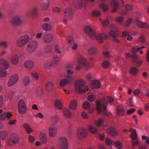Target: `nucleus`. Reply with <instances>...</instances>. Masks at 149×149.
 Returning <instances> with one entry per match:
<instances>
[{"instance_id": "7", "label": "nucleus", "mask_w": 149, "mask_h": 149, "mask_svg": "<svg viewBox=\"0 0 149 149\" xmlns=\"http://www.w3.org/2000/svg\"><path fill=\"white\" fill-rule=\"evenodd\" d=\"M130 132L131 133V134L130 135L132 139L135 140L132 142V149H134V147L135 146H137L139 142L138 139L137 135L135 130L131 128L130 129Z\"/></svg>"}, {"instance_id": "11", "label": "nucleus", "mask_w": 149, "mask_h": 149, "mask_svg": "<svg viewBox=\"0 0 149 149\" xmlns=\"http://www.w3.org/2000/svg\"><path fill=\"white\" fill-rule=\"evenodd\" d=\"M58 143L61 149H68V141L67 139L65 137H60L59 139Z\"/></svg>"}, {"instance_id": "6", "label": "nucleus", "mask_w": 149, "mask_h": 149, "mask_svg": "<svg viewBox=\"0 0 149 149\" xmlns=\"http://www.w3.org/2000/svg\"><path fill=\"white\" fill-rule=\"evenodd\" d=\"M37 42L35 40L29 41L27 45V50L29 53H32L37 49L38 47Z\"/></svg>"}, {"instance_id": "53", "label": "nucleus", "mask_w": 149, "mask_h": 149, "mask_svg": "<svg viewBox=\"0 0 149 149\" xmlns=\"http://www.w3.org/2000/svg\"><path fill=\"white\" fill-rule=\"evenodd\" d=\"M114 145L116 148L118 149H120L122 148V144L121 142L119 141L115 142Z\"/></svg>"}, {"instance_id": "35", "label": "nucleus", "mask_w": 149, "mask_h": 149, "mask_svg": "<svg viewBox=\"0 0 149 149\" xmlns=\"http://www.w3.org/2000/svg\"><path fill=\"white\" fill-rule=\"evenodd\" d=\"M23 127L25 129L26 132L28 134H30L32 132V129L28 124L26 123L24 124L23 125Z\"/></svg>"}, {"instance_id": "20", "label": "nucleus", "mask_w": 149, "mask_h": 149, "mask_svg": "<svg viewBox=\"0 0 149 149\" xmlns=\"http://www.w3.org/2000/svg\"><path fill=\"white\" fill-rule=\"evenodd\" d=\"M18 61L19 57L16 54L13 55L10 59V62L14 65H16L18 62Z\"/></svg>"}, {"instance_id": "22", "label": "nucleus", "mask_w": 149, "mask_h": 149, "mask_svg": "<svg viewBox=\"0 0 149 149\" xmlns=\"http://www.w3.org/2000/svg\"><path fill=\"white\" fill-rule=\"evenodd\" d=\"M136 22L137 26L140 28H148V25L145 23H143L139 21L138 20H136Z\"/></svg>"}, {"instance_id": "63", "label": "nucleus", "mask_w": 149, "mask_h": 149, "mask_svg": "<svg viewBox=\"0 0 149 149\" xmlns=\"http://www.w3.org/2000/svg\"><path fill=\"white\" fill-rule=\"evenodd\" d=\"M123 19V18L122 17H120L116 18V21L119 24H121L122 23Z\"/></svg>"}, {"instance_id": "3", "label": "nucleus", "mask_w": 149, "mask_h": 149, "mask_svg": "<svg viewBox=\"0 0 149 149\" xmlns=\"http://www.w3.org/2000/svg\"><path fill=\"white\" fill-rule=\"evenodd\" d=\"M76 91L77 92L84 93L88 90V87L85 85L84 81L81 79L77 81L75 83Z\"/></svg>"}, {"instance_id": "58", "label": "nucleus", "mask_w": 149, "mask_h": 149, "mask_svg": "<svg viewBox=\"0 0 149 149\" xmlns=\"http://www.w3.org/2000/svg\"><path fill=\"white\" fill-rule=\"evenodd\" d=\"M103 55L106 57L108 58L109 59L112 58V57L109 55V52L108 51H104L103 52Z\"/></svg>"}, {"instance_id": "50", "label": "nucleus", "mask_w": 149, "mask_h": 149, "mask_svg": "<svg viewBox=\"0 0 149 149\" xmlns=\"http://www.w3.org/2000/svg\"><path fill=\"white\" fill-rule=\"evenodd\" d=\"M75 1V5H77V8H80L82 6V0H74Z\"/></svg>"}, {"instance_id": "57", "label": "nucleus", "mask_w": 149, "mask_h": 149, "mask_svg": "<svg viewBox=\"0 0 149 149\" xmlns=\"http://www.w3.org/2000/svg\"><path fill=\"white\" fill-rule=\"evenodd\" d=\"M59 60V58L57 56H55L54 57L53 59V64H54V65H56L57 64Z\"/></svg>"}, {"instance_id": "60", "label": "nucleus", "mask_w": 149, "mask_h": 149, "mask_svg": "<svg viewBox=\"0 0 149 149\" xmlns=\"http://www.w3.org/2000/svg\"><path fill=\"white\" fill-rule=\"evenodd\" d=\"M90 106V103L87 102H85L83 104V108L86 109H88Z\"/></svg>"}, {"instance_id": "14", "label": "nucleus", "mask_w": 149, "mask_h": 149, "mask_svg": "<svg viewBox=\"0 0 149 149\" xmlns=\"http://www.w3.org/2000/svg\"><path fill=\"white\" fill-rule=\"evenodd\" d=\"M49 134L50 137H55L56 134L57 129L54 126V124H51L49 128Z\"/></svg>"}, {"instance_id": "51", "label": "nucleus", "mask_w": 149, "mask_h": 149, "mask_svg": "<svg viewBox=\"0 0 149 149\" xmlns=\"http://www.w3.org/2000/svg\"><path fill=\"white\" fill-rule=\"evenodd\" d=\"M110 65V63L108 61H103L102 63V66L104 68H108Z\"/></svg>"}, {"instance_id": "41", "label": "nucleus", "mask_w": 149, "mask_h": 149, "mask_svg": "<svg viewBox=\"0 0 149 149\" xmlns=\"http://www.w3.org/2000/svg\"><path fill=\"white\" fill-rule=\"evenodd\" d=\"M138 72L137 69L134 66H132L130 68V72L133 75H136Z\"/></svg>"}, {"instance_id": "59", "label": "nucleus", "mask_w": 149, "mask_h": 149, "mask_svg": "<svg viewBox=\"0 0 149 149\" xmlns=\"http://www.w3.org/2000/svg\"><path fill=\"white\" fill-rule=\"evenodd\" d=\"M33 17H36L37 15V9L36 8H33L31 10Z\"/></svg>"}, {"instance_id": "25", "label": "nucleus", "mask_w": 149, "mask_h": 149, "mask_svg": "<svg viewBox=\"0 0 149 149\" xmlns=\"http://www.w3.org/2000/svg\"><path fill=\"white\" fill-rule=\"evenodd\" d=\"M0 65H3L5 69H7L9 66L8 62L3 59H0Z\"/></svg>"}, {"instance_id": "18", "label": "nucleus", "mask_w": 149, "mask_h": 149, "mask_svg": "<svg viewBox=\"0 0 149 149\" xmlns=\"http://www.w3.org/2000/svg\"><path fill=\"white\" fill-rule=\"evenodd\" d=\"M68 74L65 76V77L69 80H72L74 79L73 77V71L70 69L66 70Z\"/></svg>"}, {"instance_id": "23", "label": "nucleus", "mask_w": 149, "mask_h": 149, "mask_svg": "<svg viewBox=\"0 0 149 149\" xmlns=\"http://www.w3.org/2000/svg\"><path fill=\"white\" fill-rule=\"evenodd\" d=\"M63 113L64 116L67 118H70L71 116V113L70 110L67 109H63Z\"/></svg>"}, {"instance_id": "47", "label": "nucleus", "mask_w": 149, "mask_h": 149, "mask_svg": "<svg viewBox=\"0 0 149 149\" xmlns=\"http://www.w3.org/2000/svg\"><path fill=\"white\" fill-rule=\"evenodd\" d=\"M53 63L52 62H46L43 64L44 67L46 69L49 68L52 66Z\"/></svg>"}, {"instance_id": "40", "label": "nucleus", "mask_w": 149, "mask_h": 149, "mask_svg": "<svg viewBox=\"0 0 149 149\" xmlns=\"http://www.w3.org/2000/svg\"><path fill=\"white\" fill-rule=\"evenodd\" d=\"M8 134V132L6 131H2L0 132V139H4Z\"/></svg>"}, {"instance_id": "19", "label": "nucleus", "mask_w": 149, "mask_h": 149, "mask_svg": "<svg viewBox=\"0 0 149 149\" xmlns=\"http://www.w3.org/2000/svg\"><path fill=\"white\" fill-rule=\"evenodd\" d=\"M53 37L52 35L50 34H47L42 37L43 40L45 42H49L52 41Z\"/></svg>"}, {"instance_id": "28", "label": "nucleus", "mask_w": 149, "mask_h": 149, "mask_svg": "<svg viewBox=\"0 0 149 149\" xmlns=\"http://www.w3.org/2000/svg\"><path fill=\"white\" fill-rule=\"evenodd\" d=\"M87 128L89 131L93 134H95L97 132V129L91 125H88L87 126Z\"/></svg>"}, {"instance_id": "64", "label": "nucleus", "mask_w": 149, "mask_h": 149, "mask_svg": "<svg viewBox=\"0 0 149 149\" xmlns=\"http://www.w3.org/2000/svg\"><path fill=\"white\" fill-rule=\"evenodd\" d=\"M132 22V19L130 18L129 19L126 23L125 26L126 27H128L130 25Z\"/></svg>"}, {"instance_id": "17", "label": "nucleus", "mask_w": 149, "mask_h": 149, "mask_svg": "<svg viewBox=\"0 0 149 149\" xmlns=\"http://www.w3.org/2000/svg\"><path fill=\"white\" fill-rule=\"evenodd\" d=\"M111 5L113 8V10H111V12L114 13L117 11L118 9L119 8V4L115 0H113L111 3Z\"/></svg>"}, {"instance_id": "46", "label": "nucleus", "mask_w": 149, "mask_h": 149, "mask_svg": "<svg viewBox=\"0 0 149 149\" xmlns=\"http://www.w3.org/2000/svg\"><path fill=\"white\" fill-rule=\"evenodd\" d=\"M31 74L32 77L34 78L36 81L38 80L39 78V75L38 73L35 72H31Z\"/></svg>"}, {"instance_id": "21", "label": "nucleus", "mask_w": 149, "mask_h": 149, "mask_svg": "<svg viewBox=\"0 0 149 149\" xmlns=\"http://www.w3.org/2000/svg\"><path fill=\"white\" fill-rule=\"evenodd\" d=\"M78 62L80 65H83L85 66H87L89 65L85 58L83 57L80 58L78 60Z\"/></svg>"}, {"instance_id": "15", "label": "nucleus", "mask_w": 149, "mask_h": 149, "mask_svg": "<svg viewBox=\"0 0 149 149\" xmlns=\"http://www.w3.org/2000/svg\"><path fill=\"white\" fill-rule=\"evenodd\" d=\"M18 77L17 74H14L9 79L8 85L11 86L16 84L17 81Z\"/></svg>"}, {"instance_id": "10", "label": "nucleus", "mask_w": 149, "mask_h": 149, "mask_svg": "<svg viewBox=\"0 0 149 149\" xmlns=\"http://www.w3.org/2000/svg\"><path fill=\"white\" fill-rule=\"evenodd\" d=\"M88 133L87 130L84 128H80L78 129L77 134L79 139L84 138L87 137Z\"/></svg>"}, {"instance_id": "45", "label": "nucleus", "mask_w": 149, "mask_h": 149, "mask_svg": "<svg viewBox=\"0 0 149 149\" xmlns=\"http://www.w3.org/2000/svg\"><path fill=\"white\" fill-rule=\"evenodd\" d=\"M104 120L102 118H100L98 120L95 121V123L96 126L97 127L100 126L102 125Z\"/></svg>"}, {"instance_id": "26", "label": "nucleus", "mask_w": 149, "mask_h": 149, "mask_svg": "<svg viewBox=\"0 0 149 149\" xmlns=\"http://www.w3.org/2000/svg\"><path fill=\"white\" fill-rule=\"evenodd\" d=\"M0 47L4 49H8L9 47L8 42L4 40L0 41Z\"/></svg>"}, {"instance_id": "43", "label": "nucleus", "mask_w": 149, "mask_h": 149, "mask_svg": "<svg viewBox=\"0 0 149 149\" xmlns=\"http://www.w3.org/2000/svg\"><path fill=\"white\" fill-rule=\"evenodd\" d=\"M6 70L4 68L0 67V77H4L6 75Z\"/></svg>"}, {"instance_id": "27", "label": "nucleus", "mask_w": 149, "mask_h": 149, "mask_svg": "<svg viewBox=\"0 0 149 149\" xmlns=\"http://www.w3.org/2000/svg\"><path fill=\"white\" fill-rule=\"evenodd\" d=\"M100 82L98 80H94L92 82L91 86L93 88H99L100 87Z\"/></svg>"}, {"instance_id": "5", "label": "nucleus", "mask_w": 149, "mask_h": 149, "mask_svg": "<svg viewBox=\"0 0 149 149\" xmlns=\"http://www.w3.org/2000/svg\"><path fill=\"white\" fill-rule=\"evenodd\" d=\"M29 40V37L28 35H24L22 36L17 40V45L19 47H22L28 42Z\"/></svg>"}, {"instance_id": "62", "label": "nucleus", "mask_w": 149, "mask_h": 149, "mask_svg": "<svg viewBox=\"0 0 149 149\" xmlns=\"http://www.w3.org/2000/svg\"><path fill=\"white\" fill-rule=\"evenodd\" d=\"M35 139L34 137L32 136L31 135H29L28 136V140L30 143H33L34 140Z\"/></svg>"}, {"instance_id": "33", "label": "nucleus", "mask_w": 149, "mask_h": 149, "mask_svg": "<svg viewBox=\"0 0 149 149\" xmlns=\"http://www.w3.org/2000/svg\"><path fill=\"white\" fill-rule=\"evenodd\" d=\"M65 79H63L60 81V85L61 86H63L67 84H68L70 81H72L71 80L66 79L65 77Z\"/></svg>"}, {"instance_id": "55", "label": "nucleus", "mask_w": 149, "mask_h": 149, "mask_svg": "<svg viewBox=\"0 0 149 149\" xmlns=\"http://www.w3.org/2000/svg\"><path fill=\"white\" fill-rule=\"evenodd\" d=\"M44 89L42 88H40L37 90V93L38 96H40L42 95Z\"/></svg>"}, {"instance_id": "32", "label": "nucleus", "mask_w": 149, "mask_h": 149, "mask_svg": "<svg viewBox=\"0 0 149 149\" xmlns=\"http://www.w3.org/2000/svg\"><path fill=\"white\" fill-rule=\"evenodd\" d=\"M24 66L29 68H31L33 66V61L30 60L26 61L24 63Z\"/></svg>"}, {"instance_id": "24", "label": "nucleus", "mask_w": 149, "mask_h": 149, "mask_svg": "<svg viewBox=\"0 0 149 149\" xmlns=\"http://www.w3.org/2000/svg\"><path fill=\"white\" fill-rule=\"evenodd\" d=\"M54 86V84L51 81L48 82L46 84V88L48 91H51L53 89Z\"/></svg>"}, {"instance_id": "61", "label": "nucleus", "mask_w": 149, "mask_h": 149, "mask_svg": "<svg viewBox=\"0 0 149 149\" xmlns=\"http://www.w3.org/2000/svg\"><path fill=\"white\" fill-rule=\"evenodd\" d=\"M95 99V96L93 95H91L88 97V100L91 102H93Z\"/></svg>"}, {"instance_id": "48", "label": "nucleus", "mask_w": 149, "mask_h": 149, "mask_svg": "<svg viewBox=\"0 0 149 149\" xmlns=\"http://www.w3.org/2000/svg\"><path fill=\"white\" fill-rule=\"evenodd\" d=\"M30 82V78L29 76L25 77L23 79V82L25 86L27 85Z\"/></svg>"}, {"instance_id": "8", "label": "nucleus", "mask_w": 149, "mask_h": 149, "mask_svg": "<svg viewBox=\"0 0 149 149\" xmlns=\"http://www.w3.org/2000/svg\"><path fill=\"white\" fill-rule=\"evenodd\" d=\"M73 11L70 8H66L64 10V16L65 19H63V21L66 23L67 20H71L72 17Z\"/></svg>"}, {"instance_id": "34", "label": "nucleus", "mask_w": 149, "mask_h": 149, "mask_svg": "<svg viewBox=\"0 0 149 149\" xmlns=\"http://www.w3.org/2000/svg\"><path fill=\"white\" fill-rule=\"evenodd\" d=\"M117 113L119 116L123 115L124 112L122 107L118 106L116 108Z\"/></svg>"}, {"instance_id": "56", "label": "nucleus", "mask_w": 149, "mask_h": 149, "mask_svg": "<svg viewBox=\"0 0 149 149\" xmlns=\"http://www.w3.org/2000/svg\"><path fill=\"white\" fill-rule=\"evenodd\" d=\"M52 121L55 123L58 122L59 118L58 117L56 116H54L51 117Z\"/></svg>"}, {"instance_id": "13", "label": "nucleus", "mask_w": 149, "mask_h": 149, "mask_svg": "<svg viewBox=\"0 0 149 149\" xmlns=\"http://www.w3.org/2000/svg\"><path fill=\"white\" fill-rule=\"evenodd\" d=\"M22 21L20 17L18 16H16L13 18L10 21L11 24L15 26H17L21 25Z\"/></svg>"}, {"instance_id": "49", "label": "nucleus", "mask_w": 149, "mask_h": 149, "mask_svg": "<svg viewBox=\"0 0 149 149\" xmlns=\"http://www.w3.org/2000/svg\"><path fill=\"white\" fill-rule=\"evenodd\" d=\"M100 15L101 13L100 12L97 10H94L92 13V15L93 17H98Z\"/></svg>"}, {"instance_id": "9", "label": "nucleus", "mask_w": 149, "mask_h": 149, "mask_svg": "<svg viewBox=\"0 0 149 149\" xmlns=\"http://www.w3.org/2000/svg\"><path fill=\"white\" fill-rule=\"evenodd\" d=\"M109 35L110 36L113 38V40L116 42L118 43L119 42V40L117 38L119 36V35L116 26H113V28L110 31Z\"/></svg>"}, {"instance_id": "29", "label": "nucleus", "mask_w": 149, "mask_h": 149, "mask_svg": "<svg viewBox=\"0 0 149 149\" xmlns=\"http://www.w3.org/2000/svg\"><path fill=\"white\" fill-rule=\"evenodd\" d=\"M42 28L45 31H49L52 29L50 24L47 23H45L42 24Z\"/></svg>"}, {"instance_id": "16", "label": "nucleus", "mask_w": 149, "mask_h": 149, "mask_svg": "<svg viewBox=\"0 0 149 149\" xmlns=\"http://www.w3.org/2000/svg\"><path fill=\"white\" fill-rule=\"evenodd\" d=\"M107 133L110 135L115 136L118 134V133L114 128L110 127L107 130Z\"/></svg>"}, {"instance_id": "39", "label": "nucleus", "mask_w": 149, "mask_h": 149, "mask_svg": "<svg viewBox=\"0 0 149 149\" xmlns=\"http://www.w3.org/2000/svg\"><path fill=\"white\" fill-rule=\"evenodd\" d=\"M99 7L101 8L104 12H106L108 9V6L102 2L99 4Z\"/></svg>"}, {"instance_id": "52", "label": "nucleus", "mask_w": 149, "mask_h": 149, "mask_svg": "<svg viewBox=\"0 0 149 149\" xmlns=\"http://www.w3.org/2000/svg\"><path fill=\"white\" fill-rule=\"evenodd\" d=\"M26 105L25 103L23 100L22 99H21L18 102L17 107H26Z\"/></svg>"}, {"instance_id": "12", "label": "nucleus", "mask_w": 149, "mask_h": 149, "mask_svg": "<svg viewBox=\"0 0 149 149\" xmlns=\"http://www.w3.org/2000/svg\"><path fill=\"white\" fill-rule=\"evenodd\" d=\"M133 62L137 67H139L142 65L143 61L139 59V56L136 54H132L130 56Z\"/></svg>"}, {"instance_id": "37", "label": "nucleus", "mask_w": 149, "mask_h": 149, "mask_svg": "<svg viewBox=\"0 0 149 149\" xmlns=\"http://www.w3.org/2000/svg\"><path fill=\"white\" fill-rule=\"evenodd\" d=\"M122 35L123 36L127 37V39L128 41H131L132 40V37L129 34L127 31H123L122 33Z\"/></svg>"}, {"instance_id": "36", "label": "nucleus", "mask_w": 149, "mask_h": 149, "mask_svg": "<svg viewBox=\"0 0 149 149\" xmlns=\"http://www.w3.org/2000/svg\"><path fill=\"white\" fill-rule=\"evenodd\" d=\"M19 113L22 114L26 113L27 111V109L26 106L17 107Z\"/></svg>"}, {"instance_id": "4", "label": "nucleus", "mask_w": 149, "mask_h": 149, "mask_svg": "<svg viewBox=\"0 0 149 149\" xmlns=\"http://www.w3.org/2000/svg\"><path fill=\"white\" fill-rule=\"evenodd\" d=\"M19 139L18 135L15 133H12L10 135L7 141V144L11 147L17 144L19 142Z\"/></svg>"}, {"instance_id": "38", "label": "nucleus", "mask_w": 149, "mask_h": 149, "mask_svg": "<svg viewBox=\"0 0 149 149\" xmlns=\"http://www.w3.org/2000/svg\"><path fill=\"white\" fill-rule=\"evenodd\" d=\"M50 3V1L49 0H47L46 2H43L41 5V7L44 10H47L49 6Z\"/></svg>"}, {"instance_id": "44", "label": "nucleus", "mask_w": 149, "mask_h": 149, "mask_svg": "<svg viewBox=\"0 0 149 149\" xmlns=\"http://www.w3.org/2000/svg\"><path fill=\"white\" fill-rule=\"evenodd\" d=\"M97 51V49L95 47H92L89 48L88 50L89 54L91 55L95 54Z\"/></svg>"}, {"instance_id": "30", "label": "nucleus", "mask_w": 149, "mask_h": 149, "mask_svg": "<svg viewBox=\"0 0 149 149\" xmlns=\"http://www.w3.org/2000/svg\"><path fill=\"white\" fill-rule=\"evenodd\" d=\"M54 105L58 109L61 110L63 108L61 102L58 100H56L54 101Z\"/></svg>"}, {"instance_id": "1", "label": "nucleus", "mask_w": 149, "mask_h": 149, "mask_svg": "<svg viewBox=\"0 0 149 149\" xmlns=\"http://www.w3.org/2000/svg\"><path fill=\"white\" fill-rule=\"evenodd\" d=\"M113 99L110 96H107L106 99L103 98L101 100H97L96 109L99 113H102L104 115H107V107L108 105L107 101L110 103L113 102Z\"/></svg>"}, {"instance_id": "31", "label": "nucleus", "mask_w": 149, "mask_h": 149, "mask_svg": "<svg viewBox=\"0 0 149 149\" xmlns=\"http://www.w3.org/2000/svg\"><path fill=\"white\" fill-rule=\"evenodd\" d=\"M40 141L42 143H45L47 141V138L46 134L41 133L40 135Z\"/></svg>"}, {"instance_id": "2", "label": "nucleus", "mask_w": 149, "mask_h": 149, "mask_svg": "<svg viewBox=\"0 0 149 149\" xmlns=\"http://www.w3.org/2000/svg\"><path fill=\"white\" fill-rule=\"evenodd\" d=\"M84 31L92 39H96L100 43L104 42V40L106 39L107 36L104 33L96 34L91 26H86L84 28Z\"/></svg>"}, {"instance_id": "54", "label": "nucleus", "mask_w": 149, "mask_h": 149, "mask_svg": "<svg viewBox=\"0 0 149 149\" xmlns=\"http://www.w3.org/2000/svg\"><path fill=\"white\" fill-rule=\"evenodd\" d=\"M67 40L68 43L72 45L74 43V39L71 36H69L68 37Z\"/></svg>"}, {"instance_id": "42", "label": "nucleus", "mask_w": 149, "mask_h": 149, "mask_svg": "<svg viewBox=\"0 0 149 149\" xmlns=\"http://www.w3.org/2000/svg\"><path fill=\"white\" fill-rule=\"evenodd\" d=\"M77 106V103L75 101H72L70 103V107L72 109L74 110L75 109Z\"/></svg>"}]
</instances>
